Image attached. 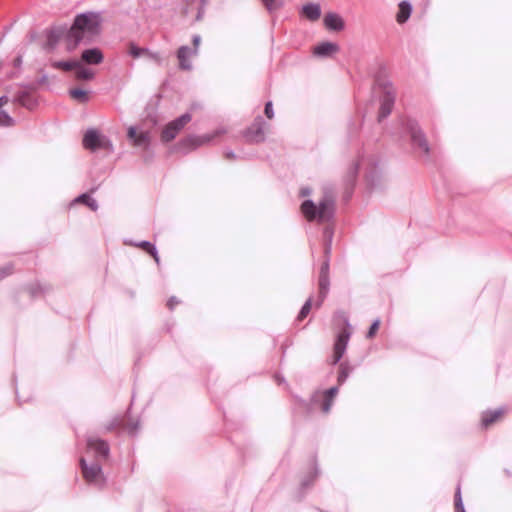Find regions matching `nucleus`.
<instances>
[{"label": "nucleus", "mask_w": 512, "mask_h": 512, "mask_svg": "<svg viewBox=\"0 0 512 512\" xmlns=\"http://www.w3.org/2000/svg\"><path fill=\"white\" fill-rule=\"evenodd\" d=\"M51 66L55 69H61L64 71L74 70L75 67L79 66V61L71 60V61H53Z\"/></svg>", "instance_id": "5701e85b"}, {"label": "nucleus", "mask_w": 512, "mask_h": 512, "mask_svg": "<svg viewBox=\"0 0 512 512\" xmlns=\"http://www.w3.org/2000/svg\"><path fill=\"white\" fill-rule=\"evenodd\" d=\"M127 135H128V138L134 142L135 138H137V136H138L136 128L133 126L129 127Z\"/></svg>", "instance_id": "a18cd8bd"}, {"label": "nucleus", "mask_w": 512, "mask_h": 512, "mask_svg": "<svg viewBox=\"0 0 512 512\" xmlns=\"http://www.w3.org/2000/svg\"><path fill=\"white\" fill-rule=\"evenodd\" d=\"M206 1H207V0H202L203 4H205V2H206Z\"/></svg>", "instance_id": "6e6d98bb"}, {"label": "nucleus", "mask_w": 512, "mask_h": 512, "mask_svg": "<svg viewBox=\"0 0 512 512\" xmlns=\"http://www.w3.org/2000/svg\"><path fill=\"white\" fill-rule=\"evenodd\" d=\"M318 285H319V295H318V300H317L316 305L320 306L323 303V301L325 300V298L327 297V294L329 292V287H330L329 275H324V274L319 275Z\"/></svg>", "instance_id": "a211bd4d"}, {"label": "nucleus", "mask_w": 512, "mask_h": 512, "mask_svg": "<svg viewBox=\"0 0 512 512\" xmlns=\"http://www.w3.org/2000/svg\"><path fill=\"white\" fill-rule=\"evenodd\" d=\"M403 126L410 135L412 146L415 149L418 148L424 156L428 157L430 154V146L418 122L413 119H406L403 122Z\"/></svg>", "instance_id": "20e7f679"}, {"label": "nucleus", "mask_w": 512, "mask_h": 512, "mask_svg": "<svg viewBox=\"0 0 512 512\" xmlns=\"http://www.w3.org/2000/svg\"><path fill=\"white\" fill-rule=\"evenodd\" d=\"M303 14L309 19L310 21H316L321 16V8L319 4L315 3H308L305 4L302 7Z\"/></svg>", "instance_id": "6ab92c4d"}, {"label": "nucleus", "mask_w": 512, "mask_h": 512, "mask_svg": "<svg viewBox=\"0 0 512 512\" xmlns=\"http://www.w3.org/2000/svg\"><path fill=\"white\" fill-rule=\"evenodd\" d=\"M324 25L329 30L341 31L344 28V21L338 14L328 13L324 17Z\"/></svg>", "instance_id": "dca6fc26"}, {"label": "nucleus", "mask_w": 512, "mask_h": 512, "mask_svg": "<svg viewBox=\"0 0 512 512\" xmlns=\"http://www.w3.org/2000/svg\"><path fill=\"white\" fill-rule=\"evenodd\" d=\"M503 414H504L503 408H498L493 411H491V410L485 411L482 414V419H481L482 426L488 427L490 424L494 423Z\"/></svg>", "instance_id": "aec40b11"}, {"label": "nucleus", "mask_w": 512, "mask_h": 512, "mask_svg": "<svg viewBox=\"0 0 512 512\" xmlns=\"http://www.w3.org/2000/svg\"><path fill=\"white\" fill-rule=\"evenodd\" d=\"M68 28L65 26H56L47 31V45L54 48L61 38L66 40V31Z\"/></svg>", "instance_id": "4468645a"}, {"label": "nucleus", "mask_w": 512, "mask_h": 512, "mask_svg": "<svg viewBox=\"0 0 512 512\" xmlns=\"http://www.w3.org/2000/svg\"><path fill=\"white\" fill-rule=\"evenodd\" d=\"M136 246L145 250L147 253H149L154 258L156 263H159L158 252H157L156 246L154 244H152L149 241L144 240V241L137 243Z\"/></svg>", "instance_id": "a878e982"}, {"label": "nucleus", "mask_w": 512, "mask_h": 512, "mask_svg": "<svg viewBox=\"0 0 512 512\" xmlns=\"http://www.w3.org/2000/svg\"><path fill=\"white\" fill-rule=\"evenodd\" d=\"M333 398H330L329 396L325 395L323 393V403H322V411L324 413H329L333 404Z\"/></svg>", "instance_id": "72a5a7b5"}, {"label": "nucleus", "mask_w": 512, "mask_h": 512, "mask_svg": "<svg viewBox=\"0 0 512 512\" xmlns=\"http://www.w3.org/2000/svg\"><path fill=\"white\" fill-rule=\"evenodd\" d=\"M179 303L178 299L175 296H172L167 301V306L170 310H173L174 307Z\"/></svg>", "instance_id": "49530a36"}, {"label": "nucleus", "mask_w": 512, "mask_h": 512, "mask_svg": "<svg viewBox=\"0 0 512 512\" xmlns=\"http://www.w3.org/2000/svg\"><path fill=\"white\" fill-rule=\"evenodd\" d=\"M197 55L196 50H192L189 46H180L176 53L179 62V69L183 71H191L193 69L191 58Z\"/></svg>", "instance_id": "9b49d317"}, {"label": "nucleus", "mask_w": 512, "mask_h": 512, "mask_svg": "<svg viewBox=\"0 0 512 512\" xmlns=\"http://www.w3.org/2000/svg\"><path fill=\"white\" fill-rule=\"evenodd\" d=\"M454 502H455V512H466L464 505H463V501H462L460 484H458V486L456 488Z\"/></svg>", "instance_id": "c756f323"}, {"label": "nucleus", "mask_w": 512, "mask_h": 512, "mask_svg": "<svg viewBox=\"0 0 512 512\" xmlns=\"http://www.w3.org/2000/svg\"><path fill=\"white\" fill-rule=\"evenodd\" d=\"M100 12L87 11L77 14L73 24L66 31V46L73 51L79 44L91 43L101 32Z\"/></svg>", "instance_id": "f257e3e1"}, {"label": "nucleus", "mask_w": 512, "mask_h": 512, "mask_svg": "<svg viewBox=\"0 0 512 512\" xmlns=\"http://www.w3.org/2000/svg\"><path fill=\"white\" fill-rule=\"evenodd\" d=\"M150 141H151L150 133L148 131H143L138 134V136H137V138H135V141L133 144L135 146L143 147L146 149V148H149Z\"/></svg>", "instance_id": "bb28decb"}, {"label": "nucleus", "mask_w": 512, "mask_h": 512, "mask_svg": "<svg viewBox=\"0 0 512 512\" xmlns=\"http://www.w3.org/2000/svg\"><path fill=\"white\" fill-rule=\"evenodd\" d=\"M103 59V53L99 48L86 49L81 54V60L89 65L100 64Z\"/></svg>", "instance_id": "ddd939ff"}, {"label": "nucleus", "mask_w": 512, "mask_h": 512, "mask_svg": "<svg viewBox=\"0 0 512 512\" xmlns=\"http://www.w3.org/2000/svg\"><path fill=\"white\" fill-rule=\"evenodd\" d=\"M301 211L308 221H330L335 213V201L331 195H324L318 206L312 200H305L301 205Z\"/></svg>", "instance_id": "7ed1b4c3"}, {"label": "nucleus", "mask_w": 512, "mask_h": 512, "mask_svg": "<svg viewBox=\"0 0 512 512\" xmlns=\"http://www.w3.org/2000/svg\"><path fill=\"white\" fill-rule=\"evenodd\" d=\"M329 275V259H326L322 265H321V268H320V273L319 275Z\"/></svg>", "instance_id": "37998d69"}, {"label": "nucleus", "mask_w": 512, "mask_h": 512, "mask_svg": "<svg viewBox=\"0 0 512 512\" xmlns=\"http://www.w3.org/2000/svg\"><path fill=\"white\" fill-rule=\"evenodd\" d=\"M146 56L148 58H150L151 60H153L159 66L162 65V63H163V59H162L160 53H158V52H154L149 49V52L147 53Z\"/></svg>", "instance_id": "c9c22d12"}, {"label": "nucleus", "mask_w": 512, "mask_h": 512, "mask_svg": "<svg viewBox=\"0 0 512 512\" xmlns=\"http://www.w3.org/2000/svg\"><path fill=\"white\" fill-rule=\"evenodd\" d=\"M225 157L227 159H235L236 155H235V153L232 150L228 149V150L225 151Z\"/></svg>", "instance_id": "de8ad7c7"}, {"label": "nucleus", "mask_w": 512, "mask_h": 512, "mask_svg": "<svg viewBox=\"0 0 512 512\" xmlns=\"http://www.w3.org/2000/svg\"><path fill=\"white\" fill-rule=\"evenodd\" d=\"M261 1H262L263 5L265 6V8L269 12H272L283 5V3L281 1L276 3L277 0H261Z\"/></svg>", "instance_id": "473e14b6"}, {"label": "nucleus", "mask_w": 512, "mask_h": 512, "mask_svg": "<svg viewBox=\"0 0 512 512\" xmlns=\"http://www.w3.org/2000/svg\"><path fill=\"white\" fill-rule=\"evenodd\" d=\"M338 50V44L332 42H322L314 48L313 53L319 57H328Z\"/></svg>", "instance_id": "f3484780"}, {"label": "nucleus", "mask_w": 512, "mask_h": 512, "mask_svg": "<svg viewBox=\"0 0 512 512\" xmlns=\"http://www.w3.org/2000/svg\"><path fill=\"white\" fill-rule=\"evenodd\" d=\"M148 52H149L148 48L138 47L134 43H130V45H129V55L132 56L133 58H138L141 55H147Z\"/></svg>", "instance_id": "c85d7f7f"}, {"label": "nucleus", "mask_w": 512, "mask_h": 512, "mask_svg": "<svg viewBox=\"0 0 512 512\" xmlns=\"http://www.w3.org/2000/svg\"><path fill=\"white\" fill-rule=\"evenodd\" d=\"M20 102L22 105H25V106L27 105L26 102L24 101V99H20Z\"/></svg>", "instance_id": "5fc2aeb1"}, {"label": "nucleus", "mask_w": 512, "mask_h": 512, "mask_svg": "<svg viewBox=\"0 0 512 512\" xmlns=\"http://www.w3.org/2000/svg\"><path fill=\"white\" fill-rule=\"evenodd\" d=\"M8 103V97L7 96H1L0 97V109Z\"/></svg>", "instance_id": "09e8293b"}, {"label": "nucleus", "mask_w": 512, "mask_h": 512, "mask_svg": "<svg viewBox=\"0 0 512 512\" xmlns=\"http://www.w3.org/2000/svg\"><path fill=\"white\" fill-rule=\"evenodd\" d=\"M69 94L80 103H87L89 101L88 93L80 88L70 89Z\"/></svg>", "instance_id": "cd10ccee"}, {"label": "nucleus", "mask_w": 512, "mask_h": 512, "mask_svg": "<svg viewBox=\"0 0 512 512\" xmlns=\"http://www.w3.org/2000/svg\"><path fill=\"white\" fill-rule=\"evenodd\" d=\"M80 466L84 479L89 483L101 488L104 485L102 468L98 463L87 464L85 458L80 459Z\"/></svg>", "instance_id": "6e6552de"}, {"label": "nucleus", "mask_w": 512, "mask_h": 512, "mask_svg": "<svg viewBox=\"0 0 512 512\" xmlns=\"http://www.w3.org/2000/svg\"><path fill=\"white\" fill-rule=\"evenodd\" d=\"M44 292V288L40 284H33L29 287V293L32 297H36Z\"/></svg>", "instance_id": "e433bc0d"}, {"label": "nucleus", "mask_w": 512, "mask_h": 512, "mask_svg": "<svg viewBox=\"0 0 512 512\" xmlns=\"http://www.w3.org/2000/svg\"><path fill=\"white\" fill-rule=\"evenodd\" d=\"M379 85L383 90V94L380 98V109L378 113V121L381 122L387 118L393 110L396 100V91L390 81L381 82Z\"/></svg>", "instance_id": "39448f33"}, {"label": "nucleus", "mask_w": 512, "mask_h": 512, "mask_svg": "<svg viewBox=\"0 0 512 512\" xmlns=\"http://www.w3.org/2000/svg\"><path fill=\"white\" fill-rule=\"evenodd\" d=\"M317 474H318V472H317V470H316V471H315V473H314L313 475L309 476L307 479H304V480L302 481V484H301V485H302V488H308V487L312 484V482L314 481V479L317 477Z\"/></svg>", "instance_id": "a19ab883"}, {"label": "nucleus", "mask_w": 512, "mask_h": 512, "mask_svg": "<svg viewBox=\"0 0 512 512\" xmlns=\"http://www.w3.org/2000/svg\"><path fill=\"white\" fill-rule=\"evenodd\" d=\"M310 193H311V190L309 188H307V187L301 189V195L302 196H308V195H310Z\"/></svg>", "instance_id": "8fccbe9b"}, {"label": "nucleus", "mask_w": 512, "mask_h": 512, "mask_svg": "<svg viewBox=\"0 0 512 512\" xmlns=\"http://www.w3.org/2000/svg\"><path fill=\"white\" fill-rule=\"evenodd\" d=\"M14 62H15V63H14V64H15V66H20V64L22 63V59H21V57H20V56H19V57H17V58L15 59V61H14Z\"/></svg>", "instance_id": "3c124183"}, {"label": "nucleus", "mask_w": 512, "mask_h": 512, "mask_svg": "<svg viewBox=\"0 0 512 512\" xmlns=\"http://www.w3.org/2000/svg\"><path fill=\"white\" fill-rule=\"evenodd\" d=\"M87 448L94 451L97 457L103 459H106L110 452L108 442L96 437H89L87 439Z\"/></svg>", "instance_id": "f8f14e48"}, {"label": "nucleus", "mask_w": 512, "mask_h": 512, "mask_svg": "<svg viewBox=\"0 0 512 512\" xmlns=\"http://www.w3.org/2000/svg\"><path fill=\"white\" fill-rule=\"evenodd\" d=\"M412 12V5L408 1H402L399 4V11L397 13V22L404 23L406 22Z\"/></svg>", "instance_id": "412c9836"}, {"label": "nucleus", "mask_w": 512, "mask_h": 512, "mask_svg": "<svg viewBox=\"0 0 512 512\" xmlns=\"http://www.w3.org/2000/svg\"><path fill=\"white\" fill-rule=\"evenodd\" d=\"M224 133V130H217L214 134H206L202 136L190 135L183 138L178 144L177 148L183 153H188L201 145L210 142L215 136Z\"/></svg>", "instance_id": "1a4fd4ad"}, {"label": "nucleus", "mask_w": 512, "mask_h": 512, "mask_svg": "<svg viewBox=\"0 0 512 512\" xmlns=\"http://www.w3.org/2000/svg\"><path fill=\"white\" fill-rule=\"evenodd\" d=\"M75 76L78 80H91L94 77V72L91 69L85 68L79 62V66L75 67Z\"/></svg>", "instance_id": "b1692460"}, {"label": "nucleus", "mask_w": 512, "mask_h": 512, "mask_svg": "<svg viewBox=\"0 0 512 512\" xmlns=\"http://www.w3.org/2000/svg\"><path fill=\"white\" fill-rule=\"evenodd\" d=\"M352 370H353V368L349 365L348 362L340 363L338 377H337V381H338L339 385H342L343 383H345V381L348 379Z\"/></svg>", "instance_id": "4be33fe9"}, {"label": "nucleus", "mask_w": 512, "mask_h": 512, "mask_svg": "<svg viewBox=\"0 0 512 512\" xmlns=\"http://www.w3.org/2000/svg\"><path fill=\"white\" fill-rule=\"evenodd\" d=\"M15 120L4 110L0 109V127H11Z\"/></svg>", "instance_id": "7c9ffc66"}, {"label": "nucleus", "mask_w": 512, "mask_h": 512, "mask_svg": "<svg viewBox=\"0 0 512 512\" xmlns=\"http://www.w3.org/2000/svg\"><path fill=\"white\" fill-rule=\"evenodd\" d=\"M266 123L261 116H257L253 123L244 131L243 136L248 143H260L265 140Z\"/></svg>", "instance_id": "9d476101"}, {"label": "nucleus", "mask_w": 512, "mask_h": 512, "mask_svg": "<svg viewBox=\"0 0 512 512\" xmlns=\"http://www.w3.org/2000/svg\"><path fill=\"white\" fill-rule=\"evenodd\" d=\"M139 430V423L138 422H132L128 424L127 431L131 436H135Z\"/></svg>", "instance_id": "ea45409f"}, {"label": "nucleus", "mask_w": 512, "mask_h": 512, "mask_svg": "<svg viewBox=\"0 0 512 512\" xmlns=\"http://www.w3.org/2000/svg\"><path fill=\"white\" fill-rule=\"evenodd\" d=\"M192 119L190 113H184L173 121L169 122L161 133V140L163 142H170L176 138L179 132L188 124Z\"/></svg>", "instance_id": "0eeeda50"}, {"label": "nucleus", "mask_w": 512, "mask_h": 512, "mask_svg": "<svg viewBox=\"0 0 512 512\" xmlns=\"http://www.w3.org/2000/svg\"><path fill=\"white\" fill-rule=\"evenodd\" d=\"M13 266L12 264H7L4 267L0 268V279L10 275L12 273Z\"/></svg>", "instance_id": "4c0bfd02"}, {"label": "nucleus", "mask_w": 512, "mask_h": 512, "mask_svg": "<svg viewBox=\"0 0 512 512\" xmlns=\"http://www.w3.org/2000/svg\"><path fill=\"white\" fill-rule=\"evenodd\" d=\"M200 42H201L200 35H198V34L193 35V37H192L193 48H191V49L192 50H196L197 54H198V51H199Z\"/></svg>", "instance_id": "79ce46f5"}, {"label": "nucleus", "mask_w": 512, "mask_h": 512, "mask_svg": "<svg viewBox=\"0 0 512 512\" xmlns=\"http://www.w3.org/2000/svg\"><path fill=\"white\" fill-rule=\"evenodd\" d=\"M379 326H380V320L379 319L374 320L366 334V337L368 339L373 338L375 336L376 332L378 331Z\"/></svg>", "instance_id": "f704fd0d"}, {"label": "nucleus", "mask_w": 512, "mask_h": 512, "mask_svg": "<svg viewBox=\"0 0 512 512\" xmlns=\"http://www.w3.org/2000/svg\"><path fill=\"white\" fill-rule=\"evenodd\" d=\"M75 202L87 205L92 211H96L98 209L97 201L87 193L79 195L75 199Z\"/></svg>", "instance_id": "393cba45"}, {"label": "nucleus", "mask_w": 512, "mask_h": 512, "mask_svg": "<svg viewBox=\"0 0 512 512\" xmlns=\"http://www.w3.org/2000/svg\"><path fill=\"white\" fill-rule=\"evenodd\" d=\"M337 315L343 317L346 327L336 336V340L333 347V365L339 363L342 357L344 356L351 337V326L348 318L343 313H338Z\"/></svg>", "instance_id": "423d86ee"}, {"label": "nucleus", "mask_w": 512, "mask_h": 512, "mask_svg": "<svg viewBox=\"0 0 512 512\" xmlns=\"http://www.w3.org/2000/svg\"><path fill=\"white\" fill-rule=\"evenodd\" d=\"M114 426H115V424H114V423H111V424L107 427V430H111V429H113V428H114Z\"/></svg>", "instance_id": "864d4df0"}, {"label": "nucleus", "mask_w": 512, "mask_h": 512, "mask_svg": "<svg viewBox=\"0 0 512 512\" xmlns=\"http://www.w3.org/2000/svg\"><path fill=\"white\" fill-rule=\"evenodd\" d=\"M264 113L267 116V118H269V119H272L274 117V110H273V105H272L271 101H268L265 104Z\"/></svg>", "instance_id": "58836bf2"}, {"label": "nucleus", "mask_w": 512, "mask_h": 512, "mask_svg": "<svg viewBox=\"0 0 512 512\" xmlns=\"http://www.w3.org/2000/svg\"><path fill=\"white\" fill-rule=\"evenodd\" d=\"M360 169L364 170L365 178L371 186H375L380 181L381 169L374 155L361 154L358 156L347 171L346 179L348 183L353 184L355 182Z\"/></svg>", "instance_id": "f03ea898"}, {"label": "nucleus", "mask_w": 512, "mask_h": 512, "mask_svg": "<svg viewBox=\"0 0 512 512\" xmlns=\"http://www.w3.org/2000/svg\"><path fill=\"white\" fill-rule=\"evenodd\" d=\"M330 249H331L330 245H327L326 248H325V253L329 254L330 253Z\"/></svg>", "instance_id": "603ef678"}, {"label": "nucleus", "mask_w": 512, "mask_h": 512, "mask_svg": "<svg viewBox=\"0 0 512 512\" xmlns=\"http://www.w3.org/2000/svg\"><path fill=\"white\" fill-rule=\"evenodd\" d=\"M338 391H339L338 386H333V387H331V388L327 389V390L324 392V394H325V395H327V396H329L330 398H333V399H334V398H335V396L337 395Z\"/></svg>", "instance_id": "c03bdc74"}, {"label": "nucleus", "mask_w": 512, "mask_h": 512, "mask_svg": "<svg viewBox=\"0 0 512 512\" xmlns=\"http://www.w3.org/2000/svg\"><path fill=\"white\" fill-rule=\"evenodd\" d=\"M83 146L86 149H90L95 151L96 149L101 147V138L98 132L94 129H89L83 138Z\"/></svg>", "instance_id": "2eb2a0df"}, {"label": "nucleus", "mask_w": 512, "mask_h": 512, "mask_svg": "<svg viewBox=\"0 0 512 512\" xmlns=\"http://www.w3.org/2000/svg\"><path fill=\"white\" fill-rule=\"evenodd\" d=\"M311 306H312V298L309 297L306 300V302L303 304L301 310L299 311V314L297 316L298 321H302L304 318L307 317V315L309 314V312L311 310Z\"/></svg>", "instance_id": "2f4dec72"}, {"label": "nucleus", "mask_w": 512, "mask_h": 512, "mask_svg": "<svg viewBox=\"0 0 512 512\" xmlns=\"http://www.w3.org/2000/svg\"><path fill=\"white\" fill-rule=\"evenodd\" d=\"M206 1H207V0H202L203 4H205V2H206Z\"/></svg>", "instance_id": "4d7b16f0"}]
</instances>
